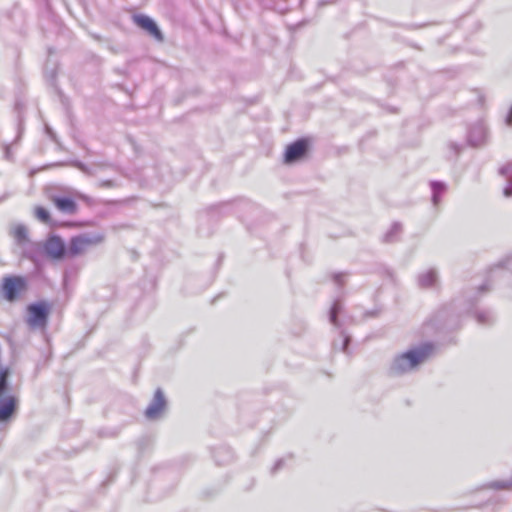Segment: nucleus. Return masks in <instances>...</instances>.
Wrapping results in <instances>:
<instances>
[{
  "mask_svg": "<svg viewBox=\"0 0 512 512\" xmlns=\"http://www.w3.org/2000/svg\"><path fill=\"white\" fill-rule=\"evenodd\" d=\"M9 370L0 365V421L8 420L16 410L17 399L9 393Z\"/></svg>",
  "mask_w": 512,
  "mask_h": 512,
  "instance_id": "obj_2",
  "label": "nucleus"
},
{
  "mask_svg": "<svg viewBox=\"0 0 512 512\" xmlns=\"http://www.w3.org/2000/svg\"><path fill=\"white\" fill-rule=\"evenodd\" d=\"M27 280L23 276L8 275L3 277L0 292L8 302L18 300L27 290Z\"/></svg>",
  "mask_w": 512,
  "mask_h": 512,
  "instance_id": "obj_3",
  "label": "nucleus"
},
{
  "mask_svg": "<svg viewBox=\"0 0 512 512\" xmlns=\"http://www.w3.org/2000/svg\"><path fill=\"white\" fill-rule=\"evenodd\" d=\"M103 241V237L100 235H79L73 237L70 241L67 249V255L75 257L87 252L91 247L100 244Z\"/></svg>",
  "mask_w": 512,
  "mask_h": 512,
  "instance_id": "obj_4",
  "label": "nucleus"
},
{
  "mask_svg": "<svg viewBox=\"0 0 512 512\" xmlns=\"http://www.w3.org/2000/svg\"><path fill=\"white\" fill-rule=\"evenodd\" d=\"M308 139H299L288 145L284 154V162L287 164L301 160L309 149Z\"/></svg>",
  "mask_w": 512,
  "mask_h": 512,
  "instance_id": "obj_6",
  "label": "nucleus"
},
{
  "mask_svg": "<svg viewBox=\"0 0 512 512\" xmlns=\"http://www.w3.org/2000/svg\"><path fill=\"white\" fill-rule=\"evenodd\" d=\"M11 233L12 236L20 243L27 240V229L22 225L14 227Z\"/></svg>",
  "mask_w": 512,
  "mask_h": 512,
  "instance_id": "obj_11",
  "label": "nucleus"
},
{
  "mask_svg": "<svg viewBox=\"0 0 512 512\" xmlns=\"http://www.w3.org/2000/svg\"><path fill=\"white\" fill-rule=\"evenodd\" d=\"M27 324L31 328H45L49 315V305L45 302L31 304L27 307Z\"/></svg>",
  "mask_w": 512,
  "mask_h": 512,
  "instance_id": "obj_5",
  "label": "nucleus"
},
{
  "mask_svg": "<svg viewBox=\"0 0 512 512\" xmlns=\"http://www.w3.org/2000/svg\"><path fill=\"white\" fill-rule=\"evenodd\" d=\"M165 405L166 402L163 393L160 390H157L155 392L153 402L145 411L146 417L149 419L157 418L163 412Z\"/></svg>",
  "mask_w": 512,
  "mask_h": 512,
  "instance_id": "obj_9",
  "label": "nucleus"
},
{
  "mask_svg": "<svg viewBox=\"0 0 512 512\" xmlns=\"http://www.w3.org/2000/svg\"><path fill=\"white\" fill-rule=\"evenodd\" d=\"M44 249L46 254L55 260L62 259L67 254L65 244L58 236L49 237L44 244Z\"/></svg>",
  "mask_w": 512,
  "mask_h": 512,
  "instance_id": "obj_7",
  "label": "nucleus"
},
{
  "mask_svg": "<svg viewBox=\"0 0 512 512\" xmlns=\"http://www.w3.org/2000/svg\"><path fill=\"white\" fill-rule=\"evenodd\" d=\"M512 170V164H507L506 166L502 167L500 172L503 175H509L510 171Z\"/></svg>",
  "mask_w": 512,
  "mask_h": 512,
  "instance_id": "obj_13",
  "label": "nucleus"
},
{
  "mask_svg": "<svg viewBox=\"0 0 512 512\" xmlns=\"http://www.w3.org/2000/svg\"><path fill=\"white\" fill-rule=\"evenodd\" d=\"M433 353V345L424 344L420 347L402 353L394 359L392 371L401 374L414 369L426 361Z\"/></svg>",
  "mask_w": 512,
  "mask_h": 512,
  "instance_id": "obj_1",
  "label": "nucleus"
},
{
  "mask_svg": "<svg viewBox=\"0 0 512 512\" xmlns=\"http://www.w3.org/2000/svg\"><path fill=\"white\" fill-rule=\"evenodd\" d=\"M506 124L508 126H512V107L510 108V111L506 117Z\"/></svg>",
  "mask_w": 512,
  "mask_h": 512,
  "instance_id": "obj_14",
  "label": "nucleus"
},
{
  "mask_svg": "<svg viewBox=\"0 0 512 512\" xmlns=\"http://www.w3.org/2000/svg\"><path fill=\"white\" fill-rule=\"evenodd\" d=\"M76 197L82 201H85V202H90V198L84 194H81V193H77L76 194Z\"/></svg>",
  "mask_w": 512,
  "mask_h": 512,
  "instance_id": "obj_15",
  "label": "nucleus"
},
{
  "mask_svg": "<svg viewBox=\"0 0 512 512\" xmlns=\"http://www.w3.org/2000/svg\"><path fill=\"white\" fill-rule=\"evenodd\" d=\"M427 280H428V284H429V285H430V284H433V282H434V280H435V279H434V275H433L432 273H431V274H428V275H427Z\"/></svg>",
  "mask_w": 512,
  "mask_h": 512,
  "instance_id": "obj_16",
  "label": "nucleus"
},
{
  "mask_svg": "<svg viewBox=\"0 0 512 512\" xmlns=\"http://www.w3.org/2000/svg\"><path fill=\"white\" fill-rule=\"evenodd\" d=\"M34 214L43 223H49L51 220L49 211L42 206L35 207Z\"/></svg>",
  "mask_w": 512,
  "mask_h": 512,
  "instance_id": "obj_12",
  "label": "nucleus"
},
{
  "mask_svg": "<svg viewBox=\"0 0 512 512\" xmlns=\"http://www.w3.org/2000/svg\"><path fill=\"white\" fill-rule=\"evenodd\" d=\"M134 22L143 30L147 31L158 41H163V35L157 24L146 15H135Z\"/></svg>",
  "mask_w": 512,
  "mask_h": 512,
  "instance_id": "obj_8",
  "label": "nucleus"
},
{
  "mask_svg": "<svg viewBox=\"0 0 512 512\" xmlns=\"http://www.w3.org/2000/svg\"><path fill=\"white\" fill-rule=\"evenodd\" d=\"M475 131H476V132H478V133H480L481 135L483 134V133H482V132H483V130H481V129H478V130H475Z\"/></svg>",
  "mask_w": 512,
  "mask_h": 512,
  "instance_id": "obj_17",
  "label": "nucleus"
},
{
  "mask_svg": "<svg viewBox=\"0 0 512 512\" xmlns=\"http://www.w3.org/2000/svg\"><path fill=\"white\" fill-rule=\"evenodd\" d=\"M52 202L61 212L68 214H75L77 212V204L75 200L70 197H53Z\"/></svg>",
  "mask_w": 512,
  "mask_h": 512,
  "instance_id": "obj_10",
  "label": "nucleus"
},
{
  "mask_svg": "<svg viewBox=\"0 0 512 512\" xmlns=\"http://www.w3.org/2000/svg\"><path fill=\"white\" fill-rule=\"evenodd\" d=\"M505 194H506V195H510V191H509V189H506V190H505Z\"/></svg>",
  "mask_w": 512,
  "mask_h": 512,
  "instance_id": "obj_18",
  "label": "nucleus"
}]
</instances>
